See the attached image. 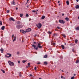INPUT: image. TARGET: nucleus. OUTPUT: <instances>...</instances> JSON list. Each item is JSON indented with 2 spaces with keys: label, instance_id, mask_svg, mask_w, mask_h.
Masks as SVG:
<instances>
[{
  "label": "nucleus",
  "instance_id": "23",
  "mask_svg": "<svg viewBox=\"0 0 79 79\" xmlns=\"http://www.w3.org/2000/svg\"><path fill=\"white\" fill-rule=\"evenodd\" d=\"M74 45H75L74 44H73V43H71L70 44V45H71V46H74Z\"/></svg>",
  "mask_w": 79,
  "mask_h": 79
},
{
  "label": "nucleus",
  "instance_id": "44",
  "mask_svg": "<svg viewBox=\"0 0 79 79\" xmlns=\"http://www.w3.org/2000/svg\"><path fill=\"white\" fill-rule=\"evenodd\" d=\"M32 12H33L34 13H35L36 11L35 10H33L32 11Z\"/></svg>",
  "mask_w": 79,
  "mask_h": 79
},
{
  "label": "nucleus",
  "instance_id": "39",
  "mask_svg": "<svg viewBox=\"0 0 79 79\" xmlns=\"http://www.w3.org/2000/svg\"><path fill=\"white\" fill-rule=\"evenodd\" d=\"M17 55H19V52H17Z\"/></svg>",
  "mask_w": 79,
  "mask_h": 79
},
{
  "label": "nucleus",
  "instance_id": "32",
  "mask_svg": "<svg viewBox=\"0 0 79 79\" xmlns=\"http://www.w3.org/2000/svg\"><path fill=\"white\" fill-rule=\"evenodd\" d=\"M48 34H52V32L50 31H49L48 32Z\"/></svg>",
  "mask_w": 79,
  "mask_h": 79
},
{
  "label": "nucleus",
  "instance_id": "59",
  "mask_svg": "<svg viewBox=\"0 0 79 79\" xmlns=\"http://www.w3.org/2000/svg\"><path fill=\"white\" fill-rule=\"evenodd\" d=\"M74 76H76V74H74Z\"/></svg>",
  "mask_w": 79,
  "mask_h": 79
},
{
  "label": "nucleus",
  "instance_id": "33",
  "mask_svg": "<svg viewBox=\"0 0 79 79\" xmlns=\"http://www.w3.org/2000/svg\"><path fill=\"white\" fill-rule=\"evenodd\" d=\"M0 24L1 26L2 25V21H0Z\"/></svg>",
  "mask_w": 79,
  "mask_h": 79
},
{
  "label": "nucleus",
  "instance_id": "22",
  "mask_svg": "<svg viewBox=\"0 0 79 79\" xmlns=\"http://www.w3.org/2000/svg\"><path fill=\"white\" fill-rule=\"evenodd\" d=\"M32 47H33L34 48H35V47H36V46L35 45H34V44H33L32 45Z\"/></svg>",
  "mask_w": 79,
  "mask_h": 79
},
{
  "label": "nucleus",
  "instance_id": "36",
  "mask_svg": "<svg viewBox=\"0 0 79 79\" xmlns=\"http://www.w3.org/2000/svg\"><path fill=\"white\" fill-rule=\"evenodd\" d=\"M33 43H34V44H38V43H36V42H33Z\"/></svg>",
  "mask_w": 79,
  "mask_h": 79
},
{
  "label": "nucleus",
  "instance_id": "26",
  "mask_svg": "<svg viewBox=\"0 0 79 79\" xmlns=\"http://www.w3.org/2000/svg\"><path fill=\"white\" fill-rule=\"evenodd\" d=\"M1 71H2V73H5V72L3 70L1 69Z\"/></svg>",
  "mask_w": 79,
  "mask_h": 79
},
{
  "label": "nucleus",
  "instance_id": "60",
  "mask_svg": "<svg viewBox=\"0 0 79 79\" xmlns=\"http://www.w3.org/2000/svg\"><path fill=\"white\" fill-rule=\"evenodd\" d=\"M58 3H60V1H58Z\"/></svg>",
  "mask_w": 79,
  "mask_h": 79
},
{
  "label": "nucleus",
  "instance_id": "16",
  "mask_svg": "<svg viewBox=\"0 0 79 79\" xmlns=\"http://www.w3.org/2000/svg\"><path fill=\"white\" fill-rule=\"evenodd\" d=\"M45 18V17L44 16H43L41 17V19H44Z\"/></svg>",
  "mask_w": 79,
  "mask_h": 79
},
{
  "label": "nucleus",
  "instance_id": "42",
  "mask_svg": "<svg viewBox=\"0 0 79 79\" xmlns=\"http://www.w3.org/2000/svg\"><path fill=\"white\" fill-rule=\"evenodd\" d=\"M31 64L30 63H28V66H30V64Z\"/></svg>",
  "mask_w": 79,
  "mask_h": 79
},
{
  "label": "nucleus",
  "instance_id": "9",
  "mask_svg": "<svg viewBox=\"0 0 79 79\" xmlns=\"http://www.w3.org/2000/svg\"><path fill=\"white\" fill-rule=\"evenodd\" d=\"M20 32H22V33H23V34H25L26 32V31H24L23 30H21Z\"/></svg>",
  "mask_w": 79,
  "mask_h": 79
},
{
  "label": "nucleus",
  "instance_id": "6",
  "mask_svg": "<svg viewBox=\"0 0 79 79\" xmlns=\"http://www.w3.org/2000/svg\"><path fill=\"white\" fill-rule=\"evenodd\" d=\"M37 47L39 48H42V46H40V43L38 44V46H37Z\"/></svg>",
  "mask_w": 79,
  "mask_h": 79
},
{
  "label": "nucleus",
  "instance_id": "56",
  "mask_svg": "<svg viewBox=\"0 0 79 79\" xmlns=\"http://www.w3.org/2000/svg\"><path fill=\"white\" fill-rule=\"evenodd\" d=\"M35 37H36V36H37V35H35Z\"/></svg>",
  "mask_w": 79,
  "mask_h": 79
},
{
  "label": "nucleus",
  "instance_id": "35",
  "mask_svg": "<svg viewBox=\"0 0 79 79\" xmlns=\"http://www.w3.org/2000/svg\"><path fill=\"white\" fill-rule=\"evenodd\" d=\"M63 36L64 38H66V35H63Z\"/></svg>",
  "mask_w": 79,
  "mask_h": 79
},
{
  "label": "nucleus",
  "instance_id": "38",
  "mask_svg": "<svg viewBox=\"0 0 79 79\" xmlns=\"http://www.w3.org/2000/svg\"><path fill=\"white\" fill-rule=\"evenodd\" d=\"M76 29L77 30H79V27H77L76 28Z\"/></svg>",
  "mask_w": 79,
  "mask_h": 79
},
{
  "label": "nucleus",
  "instance_id": "20",
  "mask_svg": "<svg viewBox=\"0 0 79 79\" xmlns=\"http://www.w3.org/2000/svg\"><path fill=\"white\" fill-rule=\"evenodd\" d=\"M12 4H13L14 5H15V1L13 0L11 3Z\"/></svg>",
  "mask_w": 79,
  "mask_h": 79
},
{
  "label": "nucleus",
  "instance_id": "63",
  "mask_svg": "<svg viewBox=\"0 0 79 79\" xmlns=\"http://www.w3.org/2000/svg\"><path fill=\"white\" fill-rule=\"evenodd\" d=\"M61 71H62V72H64V71H63V70H61Z\"/></svg>",
  "mask_w": 79,
  "mask_h": 79
},
{
  "label": "nucleus",
  "instance_id": "29",
  "mask_svg": "<svg viewBox=\"0 0 79 79\" xmlns=\"http://www.w3.org/2000/svg\"><path fill=\"white\" fill-rule=\"evenodd\" d=\"M19 76L20 77H21L22 76V75H21V72H19Z\"/></svg>",
  "mask_w": 79,
  "mask_h": 79
},
{
  "label": "nucleus",
  "instance_id": "12",
  "mask_svg": "<svg viewBox=\"0 0 79 79\" xmlns=\"http://www.w3.org/2000/svg\"><path fill=\"white\" fill-rule=\"evenodd\" d=\"M17 23L18 24H22V23L21 22L19 21H18L17 22Z\"/></svg>",
  "mask_w": 79,
  "mask_h": 79
},
{
  "label": "nucleus",
  "instance_id": "46",
  "mask_svg": "<svg viewBox=\"0 0 79 79\" xmlns=\"http://www.w3.org/2000/svg\"><path fill=\"white\" fill-rule=\"evenodd\" d=\"M12 39H13V37H14V35H12Z\"/></svg>",
  "mask_w": 79,
  "mask_h": 79
},
{
  "label": "nucleus",
  "instance_id": "34",
  "mask_svg": "<svg viewBox=\"0 0 79 79\" xmlns=\"http://www.w3.org/2000/svg\"><path fill=\"white\" fill-rule=\"evenodd\" d=\"M9 12H10V10H8L6 11L7 13H9Z\"/></svg>",
  "mask_w": 79,
  "mask_h": 79
},
{
  "label": "nucleus",
  "instance_id": "8",
  "mask_svg": "<svg viewBox=\"0 0 79 79\" xmlns=\"http://www.w3.org/2000/svg\"><path fill=\"white\" fill-rule=\"evenodd\" d=\"M10 21H15V19H14L12 17H10Z\"/></svg>",
  "mask_w": 79,
  "mask_h": 79
},
{
  "label": "nucleus",
  "instance_id": "64",
  "mask_svg": "<svg viewBox=\"0 0 79 79\" xmlns=\"http://www.w3.org/2000/svg\"><path fill=\"white\" fill-rule=\"evenodd\" d=\"M39 79H42L41 78H39Z\"/></svg>",
  "mask_w": 79,
  "mask_h": 79
},
{
  "label": "nucleus",
  "instance_id": "40",
  "mask_svg": "<svg viewBox=\"0 0 79 79\" xmlns=\"http://www.w3.org/2000/svg\"><path fill=\"white\" fill-rule=\"evenodd\" d=\"M26 17H28V16H29V15L28 14H26Z\"/></svg>",
  "mask_w": 79,
  "mask_h": 79
},
{
  "label": "nucleus",
  "instance_id": "47",
  "mask_svg": "<svg viewBox=\"0 0 79 79\" xmlns=\"http://www.w3.org/2000/svg\"><path fill=\"white\" fill-rule=\"evenodd\" d=\"M40 64V62H38V63H37V64Z\"/></svg>",
  "mask_w": 79,
  "mask_h": 79
},
{
  "label": "nucleus",
  "instance_id": "43",
  "mask_svg": "<svg viewBox=\"0 0 79 79\" xmlns=\"http://www.w3.org/2000/svg\"><path fill=\"white\" fill-rule=\"evenodd\" d=\"M35 70H36L37 69V67H35L34 68Z\"/></svg>",
  "mask_w": 79,
  "mask_h": 79
},
{
  "label": "nucleus",
  "instance_id": "5",
  "mask_svg": "<svg viewBox=\"0 0 79 79\" xmlns=\"http://www.w3.org/2000/svg\"><path fill=\"white\" fill-rule=\"evenodd\" d=\"M59 22L60 23H62V24H64V20H59Z\"/></svg>",
  "mask_w": 79,
  "mask_h": 79
},
{
  "label": "nucleus",
  "instance_id": "41",
  "mask_svg": "<svg viewBox=\"0 0 79 79\" xmlns=\"http://www.w3.org/2000/svg\"><path fill=\"white\" fill-rule=\"evenodd\" d=\"M38 47L37 46L36 48H35V49H36V50H38Z\"/></svg>",
  "mask_w": 79,
  "mask_h": 79
},
{
  "label": "nucleus",
  "instance_id": "14",
  "mask_svg": "<svg viewBox=\"0 0 79 79\" xmlns=\"http://www.w3.org/2000/svg\"><path fill=\"white\" fill-rule=\"evenodd\" d=\"M61 47L62 48L63 50H64V45H61Z\"/></svg>",
  "mask_w": 79,
  "mask_h": 79
},
{
  "label": "nucleus",
  "instance_id": "31",
  "mask_svg": "<svg viewBox=\"0 0 79 79\" xmlns=\"http://www.w3.org/2000/svg\"><path fill=\"white\" fill-rule=\"evenodd\" d=\"M26 61H27V60H23L22 61V62L23 63H24L26 62Z\"/></svg>",
  "mask_w": 79,
  "mask_h": 79
},
{
  "label": "nucleus",
  "instance_id": "1",
  "mask_svg": "<svg viewBox=\"0 0 79 79\" xmlns=\"http://www.w3.org/2000/svg\"><path fill=\"white\" fill-rule=\"evenodd\" d=\"M8 63L10 66H14L15 65L14 63L11 62L10 60H9Z\"/></svg>",
  "mask_w": 79,
  "mask_h": 79
},
{
  "label": "nucleus",
  "instance_id": "3",
  "mask_svg": "<svg viewBox=\"0 0 79 79\" xmlns=\"http://www.w3.org/2000/svg\"><path fill=\"white\" fill-rule=\"evenodd\" d=\"M23 27V25H20V24L16 26V28L19 29H20V28H22Z\"/></svg>",
  "mask_w": 79,
  "mask_h": 79
},
{
  "label": "nucleus",
  "instance_id": "37",
  "mask_svg": "<svg viewBox=\"0 0 79 79\" xmlns=\"http://www.w3.org/2000/svg\"><path fill=\"white\" fill-rule=\"evenodd\" d=\"M74 79V77L73 76L71 77V79Z\"/></svg>",
  "mask_w": 79,
  "mask_h": 79
},
{
  "label": "nucleus",
  "instance_id": "61",
  "mask_svg": "<svg viewBox=\"0 0 79 79\" xmlns=\"http://www.w3.org/2000/svg\"><path fill=\"white\" fill-rule=\"evenodd\" d=\"M64 45H66V43H64Z\"/></svg>",
  "mask_w": 79,
  "mask_h": 79
},
{
  "label": "nucleus",
  "instance_id": "27",
  "mask_svg": "<svg viewBox=\"0 0 79 79\" xmlns=\"http://www.w3.org/2000/svg\"><path fill=\"white\" fill-rule=\"evenodd\" d=\"M78 40H76L75 41V44H77V43Z\"/></svg>",
  "mask_w": 79,
  "mask_h": 79
},
{
  "label": "nucleus",
  "instance_id": "15",
  "mask_svg": "<svg viewBox=\"0 0 79 79\" xmlns=\"http://www.w3.org/2000/svg\"><path fill=\"white\" fill-rule=\"evenodd\" d=\"M79 63V60H76V63H77H77Z\"/></svg>",
  "mask_w": 79,
  "mask_h": 79
},
{
  "label": "nucleus",
  "instance_id": "28",
  "mask_svg": "<svg viewBox=\"0 0 79 79\" xmlns=\"http://www.w3.org/2000/svg\"><path fill=\"white\" fill-rule=\"evenodd\" d=\"M47 55H45L44 56V58H47Z\"/></svg>",
  "mask_w": 79,
  "mask_h": 79
},
{
  "label": "nucleus",
  "instance_id": "4",
  "mask_svg": "<svg viewBox=\"0 0 79 79\" xmlns=\"http://www.w3.org/2000/svg\"><path fill=\"white\" fill-rule=\"evenodd\" d=\"M6 57H7V58H10L11 56V54H10L7 53V55L5 56Z\"/></svg>",
  "mask_w": 79,
  "mask_h": 79
},
{
  "label": "nucleus",
  "instance_id": "21",
  "mask_svg": "<svg viewBox=\"0 0 79 79\" xmlns=\"http://www.w3.org/2000/svg\"><path fill=\"white\" fill-rule=\"evenodd\" d=\"M52 45H55L56 44L55 43L53 42H52Z\"/></svg>",
  "mask_w": 79,
  "mask_h": 79
},
{
  "label": "nucleus",
  "instance_id": "53",
  "mask_svg": "<svg viewBox=\"0 0 79 79\" xmlns=\"http://www.w3.org/2000/svg\"><path fill=\"white\" fill-rule=\"evenodd\" d=\"M76 1L77 2H79V0H76Z\"/></svg>",
  "mask_w": 79,
  "mask_h": 79
},
{
  "label": "nucleus",
  "instance_id": "50",
  "mask_svg": "<svg viewBox=\"0 0 79 79\" xmlns=\"http://www.w3.org/2000/svg\"><path fill=\"white\" fill-rule=\"evenodd\" d=\"M18 63H19V64L20 63V61H18Z\"/></svg>",
  "mask_w": 79,
  "mask_h": 79
},
{
  "label": "nucleus",
  "instance_id": "54",
  "mask_svg": "<svg viewBox=\"0 0 79 79\" xmlns=\"http://www.w3.org/2000/svg\"><path fill=\"white\" fill-rule=\"evenodd\" d=\"M18 7H16V10H18Z\"/></svg>",
  "mask_w": 79,
  "mask_h": 79
},
{
  "label": "nucleus",
  "instance_id": "11",
  "mask_svg": "<svg viewBox=\"0 0 79 79\" xmlns=\"http://www.w3.org/2000/svg\"><path fill=\"white\" fill-rule=\"evenodd\" d=\"M65 19L66 21H69V19L68 17L65 18Z\"/></svg>",
  "mask_w": 79,
  "mask_h": 79
},
{
  "label": "nucleus",
  "instance_id": "18",
  "mask_svg": "<svg viewBox=\"0 0 79 79\" xmlns=\"http://www.w3.org/2000/svg\"><path fill=\"white\" fill-rule=\"evenodd\" d=\"M66 3L67 5H69V1H66Z\"/></svg>",
  "mask_w": 79,
  "mask_h": 79
},
{
  "label": "nucleus",
  "instance_id": "19",
  "mask_svg": "<svg viewBox=\"0 0 79 79\" xmlns=\"http://www.w3.org/2000/svg\"><path fill=\"white\" fill-rule=\"evenodd\" d=\"M16 40V37H15L14 39L13 40V42H14V41H15Z\"/></svg>",
  "mask_w": 79,
  "mask_h": 79
},
{
  "label": "nucleus",
  "instance_id": "45",
  "mask_svg": "<svg viewBox=\"0 0 79 79\" xmlns=\"http://www.w3.org/2000/svg\"><path fill=\"white\" fill-rule=\"evenodd\" d=\"M57 28L58 29H60V27H57Z\"/></svg>",
  "mask_w": 79,
  "mask_h": 79
},
{
  "label": "nucleus",
  "instance_id": "13",
  "mask_svg": "<svg viewBox=\"0 0 79 79\" xmlns=\"http://www.w3.org/2000/svg\"><path fill=\"white\" fill-rule=\"evenodd\" d=\"M75 8L76 9H78L79 8V5H77L75 6Z\"/></svg>",
  "mask_w": 79,
  "mask_h": 79
},
{
  "label": "nucleus",
  "instance_id": "24",
  "mask_svg": "<svg viewBox=\"0 0 79 79\" xmlns=\"http://www.w3.org/2000/svg\"><path fill=\"white\" fill-rule=\"evenodd\" d=\"M57 35L56 33H55L53 35V36H54V37L57 36Z\"/></svg>",
  "mask_w": 79,
  "mask_h": 79
},
{
  "label": "nucleus",
  "instance_id": "30",
  "mask_svg": "<svg viewBox=\"0 0 79 79\" xmlns=\"http://www.w3.org/2000/svg\"><path fill=\"white\" fill-rule=\"evenodd\" d=\"M23 14H20V17H23Z\"/></svg>",
  "mask_w": 79,
  "mask_h": 79
},
{
  "label": "nucleus",
  "instance_id": "51",
  "mask_svg": "<svg viewBox=\"0 0 79 79\" xmlns=\"http://www.w3.org/2000/svg\"><path fill=\"white\" fill-rule=\"evenodd\" d=\"M29 0H27V2H29Z\"/></svg>",
  "mask_w": 79,
  "mask_h": 79
},
{
  "label": "nucleus",
  "instance_id": "55",
  "mask_svg": "<svg viewBox=\"0 0 79 79\" xmlns=\"http://www.w3.org/2000/svg\"><path fill=\"white\" fill-rule=\"evenodd\" d=\"M61 79H63V76H61Z\"/></svg>",
  "mask_w": 79,
  "mask_h": 79
},
{
  "label": "nucleus",
  "instance_id": "58",
  "mask_svg": "<svg viewBox=\"0 0 79 79\" xmlns=\"http://www.w3.org/2000/svg\"><path fill=\"white\" fill-rule=\"evenodd\" d=\"M27 8H28V7H29V6H27Z\"/></svg>",
  "mask_w": 79,
  "mask_h": 79
},
{
  "label": "nucleus",
  "instance_id": "10",
  "mask_svg": "<svg viewBox=\"0 0 79 79\" xmlns=\"http://www.w3.org/2000/svg\"><path fill=\"white\" fill-rule=\"evenodd\" d=\"M4 50L2 48L1 49L0 51H1V53H3Z\"/></svg>",
  "mask_w": 79,
  "mask_h": 79
},
{
  "label": "nucleus",
  "instance_id": "62",
  "mask_svg": "<svg viewBox=\"0 0 79 79\" xmlns=\"http://www.w3.org/2000/svg\"><path fill=\"white\" fill-rule=\"evenodd\" d=\"M39 11L38 10H36V11Z\"/></svg>",
  "mask_w": 79,
  "mask_h": 79
},
{
  "label": "nucleus",
  "instance_id": "57",
  "mask_svg": "<svg viewBox=\"0 0 79 79\" xmlns=\"http://www.w3.org/2000/svg\"><path fill=\"white\" fill-rule=\"evenodd\" d=\"M56 23H58V21H56Z\"/></svg>",
  "mask_w": 79,
  "mask_h": 79
},
{
  "label": "nucleus",
  "instance_id": "25",
  "mask_svg": "<svg viewBox=\"0 0 79 79\" xmlns=\"http://www.w3.org/2000/svg\"><path fill=\"white\" fill-rule=\"evenodd\" d=\"M44 64H46V65H47V64H48V63H47V62L46 61L44 62Z\"/></svg>",
  "mask_w": 79,
  "mask_h": 79
},
{
  "label": "nucleus",
  "instance_id": "7",
  "mask_svg": "<svg viewBox=\"0 0 79 79\" xmlns=\"http://www.w3.org/2000/svg\"><path fill=\"white\" fill-rule=\"evenodd\" d=\"M30 31H31V29L30 28L26 30V32H29Z\"/></svg>",
  "mask_w": 79,
  "mask_h": 79
},
{
  "label": "nucleus",
  "instance_id": "17",
  "mask_svg": "<svg viewBox=\"0 0 79 79\" xmlns=\"http://www.w3.org/2000/svg\"><path fill=\"white\" fill-rule=\"evenodd\" d=\"M5 26H2V28H1V29L2 30H4V29H5Z\"/></svg>",
  "mask_w": 79,
  "mask_h": 79
},
{
  "label": "nucleus",
  "instance_id": "52",
  "mask_svg": "<svg viewBox=\"0 0 79 79\" xmlns=\"http://www.w3.org/2000/svg\"><path fill=\"white\" fill-rule=\"evenodd\" d=\"M64 14H63L62 15V16H64Z\"/></svg>",
  "mask_w": 79,
  "mask_h": 79
},
{
  "label": "nucleus",
  "instance_id": "48",
  "mask_svg": "<svg viewBox=\"0 0 79 79\" xmlns=\"http://www.w3.org/2000/svg\"><path fill=\"white\" fill-rule=\"evenodd\" d=\"M72 52H74V49H73L72 50Z\"/></svg>",
  "mask_w": 79,
  "mask_h": 79
},
{
  "label": "nucleus",
  "instance_id": "49",
  "mask_svg": "<svg viewBox=\"0 0 79 79\" xmlns=\"http://www.w3.org/2000/svg\"><path fill=\"white\" fill-rule=\"evenodd\" d=\"M30 76H31V77H32V74H30Z\"/></svg>",
  "mask_w": 79,
  "mask_h": 79
},
{
  "label": "nucleus",
  "instance_id": "2",
  "mask_svg": "<svg viewBox=\"0 0 79 79\" xmlns=\"http://www.w3.org/2000/svg\"><path fill=\"white\" fill-rule=\"evenodd\" d=\"M36 26L38 29H40L42 27V25L40 23H38L36 25Z\"/></svg>",
  "mask_w": 79,
  "mask_h": 79
}]
</instances>
